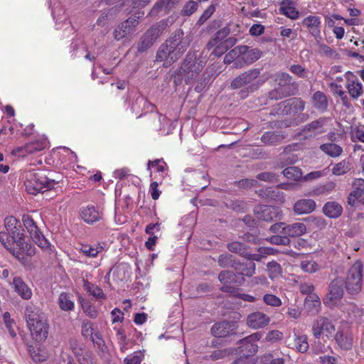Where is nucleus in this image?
I'll list each match as a JSON object with an SVG mask.
<instances>
[{"label": "nucleus", "instance_id": "obj_18", "mask_svg": "<svg viewBox=\"0 0 364 364\" xmlns=\"http://www.w3.org/2000/svg\"><path fill=\"white\" fill-rule=\"evenodd\" d=\"M25 317L28 326H33V323L37 324L38 322L46 318L41 310L33 304H29L26 307Z\"/></svg>", "mask_w": 364, "mask_h": 364}, {"label": "nucleus", "instance_id": "obj_45", "mask_svg": "<svg viewBox=\"0 0 364 364\" xmlns=\"http://www.w3.org/2000/svg\"><path fill=\"white\" fill-rule=\"evenodd\" d=\"M241 46L235 47L230 51H229L224 58V63L225 64H230L235 60L241 61Z\"/></svg>", "mask_w": 364, "mask_h": 364}, {"label": "nucleus", "instance_id": "obj_37", "mask_svg": "<svg viewBox=\"0 0 364 364\" xmlns=\"http://www.w3.org/2000/svg\"><path fill=\"white\" fill-rule=\"evenodd\" d=\"M176 4L175 0H159L153 6L149 12L150 16L157 15L162 9L168 13Z\"/></svg>", "mask_w": 364, "mask_h": 364}, {"label": "nucleus", "instance_id": "obj_53", "mask_svg": "<svg viewBox=\"0 0 364 364\" xmlns=\"http://www.w3.org/2000/svg\"><path fill=\"white\" fill-rule=\"evenodd\" d=\"M268 241L273 245H289L291 240L287 235H273L268 238Z\"/></svg>", "mask_w": 364, "mask_h": 364}, {"label": "nucleus", "instance_id": "obj_52", "mask_svg": "<svg viewBox=\"0 0 364 364\" xmlns=\"http://www.w3.org/2000/svg\"><path fill=\"white\" fill-rule=\"evenodd\" d=\"M263 301L265 304L273 307H279L282 304L281 299L272 294H265L263 296Z\"/></svg>", "mask_w": 364, "mask_h": 364}, {"label": "nucleus", "instance_id": "obj_32", "mask_svg": "<svg viewBox=\"0 0 364 364\" xmlns=\"http://www.w3.org/2000/svg\"><path fill=\"white\" fill-rule=\"evenodd\" d=\"M323 213L328 218H337L343 213V207L336 201L327 202L323 208Z\"/></svg>", "mask_w": 364, "mask_h": 364}, {"label": "nucleus", "instance_id": "obj_15", "mask_svg": "<svg viewBox=\"0 0 364 364\" xmlns=\"http://www.w3.org/2000/svg\"><path fill=\"white\" fill-rule=\"evenodd\" d=\"M46 146L45 140L35 141L26 144L23 146H19L12 151L15 156H24L26 154H32L43 149Z\"/></svg>", "mask_w": 364, "mask_h": 364}, {"label": "nucleus", "instance_id": "obj_30", "mask_svg": "<svg viewBox=\"0 0 364 364\" xmlns=\"http://www.w3.org/2000/svg\"><path fill=\"white\" fill-rule=\"evenodd\" d=\"M306 232V227L303 223H294L290 225H287L284 228V235L287 237H299L303 235Z\"/></svg>", "mask_w": 364, "mask_h": 364}, {"label": "nucleus", "instance_id": "obj_31", "mask_svg": "<svg viewBox=\"0 0 364 364\" xmlns=\"http://www.w3.org/2000/svg\"><path fill=\"white\" fill-rule=\"evenodd\" d=\"M233 268L237 274L249 277H252L255 273V264L252 261H247L246 262L237 261Z\"/></svg>", "mask_w": 364, "mask_h": 364}, {"label": "nucleus", "instance_id": "obj_59", "mask_svg": "<svg viewBox=\"0 0 364 364\" xmlns=\"http://www.w3.org/2000/svg\"><path fill=\"white\" fill-rule=\"evenodd\" d=\"M80 364H97L94 359V355L91 350H85L82 356L79 358Z\"/></svg>", "mask_w": 364, "mask_h": 364}, {"label": "nucleus", "instance_id": "obj_11", "mask_svg": "<svg viewBox=\"0 0 364 364\" xmlns=\"http://www.w3.org/2000/svg\"><path fill=\"white\" fill-rule=\"evenodd\" d=\"M138 18H139V16L129 17L128 19L119 24L113 33L114 38L117 41H119L132 34L139 24Z\"/></svg>", "mask_w": 364, "mask_h": 364}, {"label": "nucleus", "instance_id": "obj_60", "mask_svg": "<svg viewBox=\"0 0 364 364\" xmlns=\"http://www.w3.org/2000/svg\"><path fill=\"white\" fill-rule=\"evenodd\" d=\"M277 177L278 176L273 172H262L257 176L259 180L271 183L277 181Z\"/></svg>", "mask_w": 364, "mask_h": 364}, {"label": "nucleus", "instance_id": "obj_1", "mask_svg": "<svg viewBox=\"0 0 364 364\" xmlns=\"http://www.w3.org/2000/svg\"><path fill=\"white\" fill-rule=\"evenodd\" d=\"M191 42V37L185 36L183 30H176L160 46L156 53V60L166 61L168 63L177 61L186 51Z\"/></svg>", "mask_w": 364, "mask_h": 364}, {"label": "nucleus", "instance_id": "obj_5", "mask_svg": "<svg viewBox=\"0 0 364 364\" xmlns=\"http://www.w3.org/2000/svg\"><path fill=\"white\" fill-rule=\"evenodd\" d=\"M347 293L353 297L358 295L363 286V264L356 261L348 269L346 281Z\"/></svg>", "mask_w": 364, "mask_h": 364}, {"label": "nucleus", "instance_id": "obj_21", "mask_svg": "<svg viewBox=\"0 0 364 364\" xmlns=\"http://www.w3.org/2000/svg\"><path fill=\"white\" fill-rule=\"evenodd\" d=\"M274 81L278 88H282L283 90H294L295 94L296 93V83L292 82V77L288 73H277Z\"/></svg>", "mask_w": 364, "mask_h": 364}, {"label": "nucleus", "instance_id": "obj_44", "mask_svg": "<svg viewBox=\"0 0 364 364\" xmlns=\"http://www.w3.org/2000/svg\"><path fill=\"white\" fill-rule=\"evenodd\" d=\"M294 95V90H283L282 88L276 87L269 92L268 96L271 100H277Z\"/></svg>", "mask_w": 364, "mask_h": 364}, {"label": "nucleus", "instance_id": "obj_35", "mask_svg": "<svg viewBox=\"0 0 364 364\" xmlns=\"http://www.w3.org/2000/svg\"><path fill=\"white\" fill-rule=\"evenodd\" d=\"M314 107L321 112H323L328 107V101L326 95L320 91L316 92L312 97Z\"/></svg>", "mask_w": 364, "mask_h": 364}, {"label": "nucleus", "instance_id": "obj_25", "mask_svg": "<svg viewBox=\"0 0 364 364\" xmlns=\"http://www.w3.org/2000/svg\"><path fill=\"white\" fill-rule=\"evenodd\" d=\"M80 216L87 224H92L101 219L102 213L95 206H87L81 210Z\"/></svg>", "mask_w": 364, "mask_h": 364}, {"label": "nucleus", "instance_id": "obj_2", "mask_svg": "<svg viewBox=\"0 0 364 364\" xmlns=\"http://www.w3.org/2000/svg\"><path fill=\"white\" fill-rule=\"evenodd\" d=\"M261 70L257 68L250 69L235 77L230 83L232 90H240L239 96L245 99L257 90L265 82L266 80L260 76Z\"/></svg>", "mask_w": 364, "mask_h": 364}, {"label": "nucleus", "instance_id": "obj_10", "mask_svg": "<svg viewBox=\"0 0 364 364\" xmlns=\"http://www.w3.org/2000/svg\"><path fill=\"white\" fill-rule=\"evenodd\" d=\"M255 217L265 222L279 220L282 219V212L279 208L271 205H257L254 209Z\"/></svg>", "mask_w": 364, "mask_h": 364}, {"label": "nucleus", "instance_id": "obj_7", "mask_svg": "<svg viewBox=\"0 0 364 364\" xmlns=\"http://www.w3.org/2000/svg\"><path fill=\"white\" fill-rule=\"evenodd\" d=\"M343 294L344 280L342 277H336L330 282L323 303L328 306L334 305L342 299Z\"/></svg>", "mask_w": 364, "mask_h": 364}, {"label": "nucleus", "instance_id": "obj_28", "mask_svg": "<svg viewBox=\"0 0 364 364\" xmlns=\"http://www.w3.org/2000/svg\"><path fill=\"white\" fill-rule=\"evenodd\" d=\"M334 338L341 349L348 350L352 348L353 338L350 333L339 331L336 333Z\"/></svg>", "mask_w": 364, "mask_h": 364}, {"label": "nucleus", "instance_id": "obj_23", "mask_svg": "<svg viewBox=\"0 0 364 364\" xmlns=\"http://www.w3.org/2000/svg\"><path fill=\"white\" fill-rule=\"evenodd\" d=\"M279 11L287 17L296 20L299 17V12L295 8L294 0H282L280 2Z\"/></svg>", "mask_w": 364, "mask_h": 364}, {"label": "nucleus", "instance_id": "obj_38", "mask_svg": "<svg viewBox=\"0 0 364 364\" xmlns=\"http://www.w3.org/2000/svg\"><path fill=\"white\" fill-rule=\"evenodd\" d=\"M230 33V28L225 27L216 32L214 37L211 38L207 43V48L208 50L213 48L219 42L223 41L226 39L227 36Z\"/></svg>", "mask_w": 364, "mask_h": 364}, {"label": "nucleus", "instance_id": "obj_20", "mask_svg": "<svg viewBox=\"0 0 364 364\" xmlns=\"http://www.w3.org/2000/svg\"><path fill=\"white\" fill-rule=\"evenodd\" d=\"M33 338L36 341H42L45 340L48 336V324L47 319H43L41 321L33 323V326H28Z\"/></svg>", "mask_w": 364, "mask_h": 364}, {"label": "nucleus", "instance_id": "obj_49", "mask_svg": "<svg viewBox=\"0 0 364 364\" xmlns=\"http://www.w3.org/2000/svg\"><path fill=\"white\" fill-rule=\"evenodd\" d=\"M268 274L272 279L277 278L282 274V267L279 263L272 261L267 264Z\"/></svg>", "mask_w": 364, "mask_h": 364}, {"label": "nucleus", "instance_id": "obj_48", "mask_svg": "<svg viewBox=\"0 0 364 364\" xmlns=\"http://www.w3.org/2000/svg\"><path fill=\"white\" fill-rule=\"evenodd\" d=\"M218 262L221 267H234L237 261L235 257L229 254H223L218 257Z\"/></svg>", "mask_w": 364, "mask_h": 364}, {"label": "nucleus", "instance_id": "obj_61", "mask_svg": "<svg viewBox=\"0 0 364 364\" xmlns=\"http://www.w3.org/2000/svg\"><path fill=\"white\" fill-rule=\"evenodd\" d=\"M289 70L299 77H306L307 76V70L299 64L291 65Z\"/></svg>", "mask_w": 364, "mask_h": 364}, {"label": "nucleus", "instance_id": "obj_46", "mask_svg": "<svg viewBox=\"0 0 364 364\" xmlns=\"http://www.w3.org/2000/svg\"><path fill=\"white\" fill-rule=\"evenodd\" d=\"M282 173L286 178L294 181L300 179L302 176L301 170L296 166L287 167L282 171Z\"/></svg>", "mask_w": 364, "mask_h": 364}, {"label": "nucleus", "instance_id": "obj_19", "mask_svg": "<svg viewBox=\"0 0 364 364\" xmlns=\"http://www.w3.org/2000/svg\"><path fill=\"white\" fill-rule=\"evenodd\" d=\"M11 242L13 243V247L16 248L15 256L18 257L22 254H26L28 256L35 255V247L25 242L24 235L12 240Z\"/></svg>", "mask_w": 364, "mask_h": 364}, {"label": "nucleus", "instance_id": "obj_39", "mask_svg": "<svg viewBox=\"0 0 364 364\" xmlns=\"http://www.w3.org/2000/svg\"><path fill=\"white\" fill-rule=\"evenodd\" d=\"M103 250V247L100 245H90L83 244L80 245V251L85 256L90 257H95L100 252Z\"/></svg>", "mask_w": 364, "mask_h": 364}, {"label": "nucleus", "instance_id": "obj_43", "mask_svg": "<svg viewBox=\"0 0 364 364\" xmlns=\"http://www.w3.org/2000/svg\"><path fill=\"white\" fill-rule=\"evenodd\" d=\"M58 304L60 308L65 311H71L74 308V302L71 300L70 296L66 293L60 294Z\"/></svg>", "mask_w": 364, "mask_h": 364}, {"label": "nucleus", "instance_id": "obj_62", "mask_svg": "<svg viewBox=\"0 0 364 364\" xmlns=\"http://www.w3.org/2000/svg\"><path fill=\"white\" fill-rule=\"evenodd\" d=\"M198 9V4L195 1H189L183 7V12L186 16L193 14Z\"/></svg>", "mask_w": 364, "mask_h": 364}, {"label": "nucleus", "instance_id": "obj_34", "mask_svg": "<svg viewBox=\"0 0 364 364\" xmlns=\"http://www.w3.org/2000/svg\"><path fill=\"white\" fill-rule=\"evenodd\" d=\"M319 149L332 158L339 157L343 151L341 146L332 142L323 144L320 146Z\"/></svg>", "mask_w": 364, "mask_h": 364}, {"label": "nucleus", "instance_id": "obj_16", "mask_svg": "<svg viewBox=\"0 0 364 364\" xmlns=\"http://www.w3.org/2000/svg\"><path fill=\"white\" fill-rule=\"evenodd\" d=\"M269 321V317L260 311L253 312L247 318V325L254 329L264 328L268 325Z\"/></svg>", "mask_w": 364, "mask_h": 364}, {"label": "nucleus", "instance_id": "obj_13", "mask_svg": "<svg viewBox=\"0 0 364 364\" xmlns=\"http://www.w3.org/2000/svg\"><path fill=\"white\" fill-rule=\"evenodd\" d=\"M345 77L346 79V87L348 94L353 100H358L363 95L364 92L362 83L358 77L350 71L346 73Z\"/></svg>", "mask_w": 364, "mask_h": 364}, {"label": "nucleus", "instance_id": "obj_54", "mask_svg": "<svg viewBox=\"0 0 364 364\" xmlns=\"http://www.w3.org/2000/svg\"><path fill=\"white\" fill-rule=\"evenodd\" d=\"M9 235L5 232H0V242L1 244L11 252L12 255L16 254V248L13 247V243L11 242Z\"/></svg>", "mask_w": 364, "mask_h": 364}, {"label": "nucleus", "instance_id": "obj_9", "mask_svg": "<svg viewBox=\"0 0 364 364\" xmlns=\"http://www.w3.org/2000/svg\"><path fill=\"white\" fill-rule=\"evenodd\" d=\"M22 220L32 240L41 248L48 247V242L47 240L40 232L33 218L28 215H23Z\"/></svg>", "mask_w": 364, "mask_h": 364}, {"label": "nucleus", "instance_id": "obj_40", "mask_svg": "<svg viewBox=\"0 0 364 364\" xmlns=\"http://www.w3.org/2000/svg\"><path fill=\"white\" fill-rule=\"evenodd\" d=\"M84 289L92 295L97 299H105V295L101 288L99 287L90 283L88 281H84L83 284Z\"/></svg>", "mask_w": 364, "mask_h": 364}, {"label": "nucleus", "instance_id": "obj_42", "mask_svg": "<svg viewBox=\"0 0 364 364\" xmlns=\"http://www.w3.org/2000/svg\"><path fill=\"white\" fill-rule=\"evenodd\" d=\"M350 171V164L348 161L342 160L336 164L332 168V173L335 176H343Z\"/></svg>", "mask_w": 364, "mask_h": 364}, {"label": "nucleus", "instance_id": "obj_24", "mask_svg": "<svg viewBox=\"0 0 364 364\" xmlns=\"http://www.w3.org/2000/svg\"><path fill=\"white\" fill-rule=\"evenodd\" d=\"M241 61L251 64L257 60L262 55V51L258 48H250L247 46H241Z\"/></svg>", "mask_w": 364, "mask_h": 364}, {"label": "nucleus", "instance_id": "obj_8", "mask_svg": "<svg viewBox=\"0 0 364 364\" xmlns=\"http://www.w3.org/2000/svg\"><path fill=\"white\" fill-rule=\"evenodd\" d=\"M162 31L163 28L159 25H154L149 28L141 37L137 44V51L139 53L146 51L161 35Z\"/></svg>", "mask_w": 364, "mask_h": 364}, {"label": "nucleus", "instance_id": "obj_56", "mask_svg": "<svg viewBox=\"0 0 364 364\" xmlns=\"http://www.w3.org/2000/svg\"><path fill=\"white\" fill-rule=\"evenodd\" d=\"M117 11V9L115 7H113L107 11H103L100 15V16L97 19V23L100 26H104L107 21L111 16L114 15Z\"/></svg>", "mask_w": 364, "mask_h": 364}, {"label": "nucleus", "instance_id": "obj_6", "mask_svg": "<svg viewBox=\"0 0 364 364\" xmlns=\"http://www.w3.org/2000/svg\"><path fill=\"white\" fill-rule=\"evenodd\" d=\"M262 338L259 332L252 333V335L240 340V352L243 354V357L235 360L232 364H246L247 358L257 351L258 346L255 343Z\"/></svg>", "mask_w": 364, "mask_h": 364}, {"label": "nucleus", "instance_id": "obj_36", "mask_svg": "<svg viewBox=\"0 0 364 364\" xmlns=\"http://www.w3.org/2000/svg\"><path fill=\"white\" fill-rule=\"evenodd\" d=\"M304 307L314 314L319 311L321 307V301L319 297L316 294H310L304 300Z\"/></svg>", "mask_w": 364, "mask_h": 364}, {"label": "nucleus", "instance_id": "obj_3", "mask_svg": "<svg viewBox=\"0 0 364 364\" xmlns=\"http://www.w3.org/2000/svg\"><path fill=\"white\" fill-rule=\"evenodd\" d=\"M204 65L202 60H196V53L188 52L180 68L175 73L174 82L181 83L183 80L186 84H192L202 71Z\"/></svg>", "mask_w": 364, "mask_h": 364}, {"label": "nucleus", "instance_id": "obj_33", "mask_svg": "<svg viewBox=\"0 0 364 364\" xmlns=\"http://www.w3.org/2000/svg\"><path fill=\"white\" fill-rule=\"evenodd\" d=\"M284 139L282 132H267L261 137V141L267 145H276Z\"/></svg>", "mask_w": 364, "mask_h": 364}, {"label": "nucleus", "instance_id": "obj_26", "mask_svg": "<svg viewBox=\"0 0 364 364\" xmlns=\"http://www.w3.org/2000/svg\"><path fill=\"white\" fill-rule=\"evenodd\" d=\"M12 284L15 291L23 299H29L32 296L31 289L19 277H15Z\"/></svg>", "mask_w": 364, "mask_h": 364}, {"label": "nucleus", "instance_id": "obj_12", "mask_svg": "<svg viewBox=\"0 0 364 364\" xmlns=\"http://www.w3.org/2000/svg\"><path fill=\"white\" fill-rule=\"evenodd\" d=\"M334 331L335 326L330 319L324 316L318 317L312 326L313 335L317 338H320L322 333L328 336Z\"/></svg>", "mask_w": 364, "mask_h": 364}, {"label": "nucleus", "instance_id": "obj_14", "mask_svg": "<svg viewBox=\"0 0 364 364\" xmlns=\"http://www.w3.org/2000/svg\"><path fill=\"white\" fill-rule=\"evenodd\" d=\"M305 107V102L300 98H291L279 104V110L283 114H291L302 112Z\"/></svg>", "mask_w": 364, "mask_h": 364}, {"label": "nucleus", "instance_id": "obj_41", "mask_svg": "<svg viewBox=\"0 0 364 364\" xmlns=\"http://www.w3.org/2000/svg\"><path fill=\"white\" fill-rule=\"evenodd\" d=\"M327 121V117H320L306 124L303 130L304 132L318 131L319 133H321V129L326 124Z\"/></svg>", "mask_w": 364, "mask_h": 364}, {"label": "nucleus", "instance_id": "obj_64", "mask_svg": "<svg viewBox=\"0 0 364 364\" xmlns=\"http://www.w3.org/2000/svg\"><path fill=\"white\" fill-rule=\"evenodd\" d=\"M18 220L14 216L6 217L4 220V226L7 231L13 230L16 228Z\"/></svg>", "mask_w": 364, "mask_h": 364}, {"label": "nucleus", "instance_id": "obj_27", "mask_svg": "<svg viewBox=\"0 0 364 364\" xmlns=\"http://www.w3.org/2000/svg\"><path fill=\"white\" fill-rule=\"evenodd\" d=\"M316 208V203L311 199H301L296 201L294 205V211L299 215L308 214Z\"/></svg>", "mask_w": 364, "mask_h": 364}, {"label": "nucleus", "instance_id": "obj_4", "mask_svg": "<svg viewBox=\"0 0 364 364\" xmlns=\"http://www.w3.org/2000/svg\"><path fill=\"white\" fill-rule=\"evenodd\" d=\"M58 183L55 180L49 179L41 173L29 171L26 173L25 186L27 192L36 195L38 192H45L55 188Z\"/></svg>", "mask_w": 364, "mask_h": 364}, {"label": "nucleus", "instance_id": "obj_50", "mask_svg": "<svg viewBox=\"0 0 364 364\" xmlns=\"http://www.w3.org/2000/svg\"><path fill=\"white\" fill-rule=\"evenodd\" d=\"M228 249L230 252L238 254L240 256L246 257L247 255L245 245L239 242L228 243Z\"/></svg>", "mask_w": 364, "mask_h": 364}, {"label": "nucleus", "instance_id": "obj_58", "mask_svg": "<svg viewBox=\"0 0 364 364\" xmlns=\"http://www.w3.org/2000/svg\"><path fill=\"white\" fill-rule=\"evenodd\" d=\"M230 207L236 212L243 213L248 209L249 205L243 200H234L231 201Z\"/></svg>", "mask_w": 364, "mask_h": 364}, {"label": "nucleus", "instance_id": "obj_47", "mask_svg": "<svg viewBox=\"0 0 364 364\" xmlns=\"http://www.w3.org/2000/svg\"><path fill=\"white\" fill-rule=\"evenodd\" d=\"M300 267L301 269L307 273H314L321 268L320 265L313 260H304L301 262Z\"/></svg>", "mask_w": 364, "mask_h": 364}, {"label": "nucleus", "instance_id": "obj_51", "mask_svg": "<svg viewBox=\"0 0 364 364\" xmlns=\"http://www.w3.org/2000/svg\"><path fill=\"white\" fill-rule=\"evenodd\" d=\"M295 346L298 351L302 353H306L309 349L307 336L306 335L296 336L295 338Z\"/></svg>", "mask_w": 364, "mask_h": 364}, {"label": "nucleus", "instance_id": "obj_29", "mask_svg": "<svg viewBox=\"0 0 364 364\" xmlns=\"http://www.w3.org/2000/svg\"><path fill=\"white\" fill-rule=\"evenodd\" d=\"M300 24L309 29V31L314 36L320 33L321 19L317 16H309L300 23Z\"/></svg>", "mask_w": 364, "mask_h": 364}, {"label": "nucleus", "instance_id": "obj_22", "mask_svg": "<svg viewBox=\"0 0 364 364\" xmlns=\"http://www.w3.org/2000/svg\"><path fill=\"white\" fill-rule=\"evenodd\" d=\"M234 324L232 322L221 321L215 323L211 328V333L215 337H225L234 331Z\"/></svg>", "mask_w": 364, "mask_h": 364}, {"label": "nucleus", "instance_id": "obj_55", "mask_svg": "<svg viewBox=\"0 0 364 364\" xmlns=\"http://www.w3.org/2000/svg\"><path fill=\"white\" fill-rule=\"evenodd\" d=\"M318 51L321 55L326 57L333 58L338 57L336 51L325 44H319Z\"/></svg>", "mask_w": 364, "mask_h": 364}, {"label": "nucleus", "instance_id": "obj_17", "mask_svg": "<svg viewBox=\"0 0 364 364\" xmlns=\"http://www.w3.org/2000/svg\"><path fill=\"white\" fill-rule=\"evenodd\" d=\"M352 188L347 198V202L349 205L353 207L356 204V200L364 196V179L360 178L354 179Z\"/></svg>", "mask_w": 364, "mask_h": 364}, {"label": "nucleus", "instance_id": "obj_57", "mask_svg": "<svg viewBox=\"0 0 364 364\" xmlns=\"http://www.w3.org/2000/svg\"><path fill=\"white\" fill-rule=\"evenodd\" d=\"M94 333L93 324L90 321H83L82 323V335L85 338H92Z\"/></svg>", "mask_w": 364, "mask_h": 364}, {"label": "nucleus", "instance_id": "obj_63", "mask_svg": "<svg viewBox=\"0 0 364 364\" xmlns=\"http://www.w3.org/2000/svg\"><path fill=\"white\" fill-rule=\"evenodd\" d=\"M233 276V273L230 271H223L219 274L218 279L223 284H230L234 279Z\"/></svg>", "mask_w": 364, "mask_h": 364}]
</instances>
